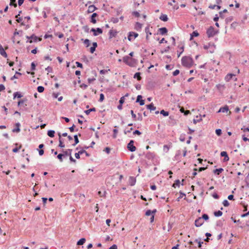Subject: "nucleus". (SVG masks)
Masks as SVG:
<instances>
[{
    "label": "nucleus",
    "instance_id": "obj_36",
    "mask_svg": "<svg viewBox=\"0 0 249 249\" xmlns=\"http://www.w3.org/2000/svg\"><path fill=\"white\" fill-rule=\"evenodd\" d=\"M84 44L86 46V47H88L90 45V41L88 39H86L84 40Z\"/></svg>",
    "mask_w": 249,
    "mask_h": 249
},
{
    "label": "nucleus",
    "instance_id": "obj_62",
    "mask_svg": "<svg viewBox=\"0 0 249 249\" xmlns=\"http://www.w3.org/2000/svg\"><path fill=\"white\" fill-rule=\"evenodd\" d=\"M80 87L82 89H86L88 87V86L85 84H82L80 86Z\"/></svg>",
    "mask_w": 249,
    "mask_h": 249
},
{
    "label": "nucleus",
    "instance_id": "obj_59",
    "mask_svg": "<svg viewBox=\"0 0 249 249\" xmlns=\"http://www.w3.org/2000/svg\"><path fill=\"white\" fill-rule=\"evenodd\" d=\"M69 157H70V160L71 162H72L73 163H76V160L72 157L71 155Z\"/></svg>",
    "mask_w": 249,
    "mask_h": 249
},
{
    "label": "nucleus",
    "instance_id": "obj_18",
    "mask_svg": "<svg viewBox=\"0 0 249 249\" xmlns=\"http://www.w3.org/2000/svg\"><path fill=\"white\" fill-rule=\"evenodd\" d=\"M96 9V7L92 5H90L88 7V13H92Z\"/></svg>",
    "mask_w": 249,
    "mask_h": 249
},
{
    "label": "nucleus",
    "instance_id": "obj_6",
    "mask_svg": "<svg viewBox=\"0 0 249 249\" xmlns=\"http://www.w3.org/2000/svg\"><path fill=\"white\" fill-rule=\"evenodd\" d=\"M204 223V221L202 218L200 217L197 218L195 222V226L197 227H199L203 225Z\"/></svg>",
    "mask_w": 249,
    "mask_h": 249
},
{
    "label": "nucleus",
    "instance_id": "obj_38",
    "mask_svg": "<svg viewBox=\"0 0 249 249\" xmlns=\"http://www.w3.org/2000/svg\"><path fill=\"white\" fill-rule=\"evenodd\" d=\"M74 139L75 143L74 144H73V146L75 145L76 144H77L79 142V140H78V135H75L74 136Z\"/></svg>",
    "mask_w": 249,
    "mask_h": 249
},
{
    "label": "nucleus",
    "instance_id": "obj_53",
    "mask_svg": "<svg viewBox=\"0 0 249 249\" xmlns=\"http://www.w3.org/2000/svg\"><path fill=\"white\" fill-rule=\"evenodd\" d=\"M133 15L135 16L136 17H140V14L137 11H134L132 13Z\"/></svg>",
    "mask_w": 249,
    "mask_h": 249
},
{
    "label": "nucleus",
    "instance_id": "obj_20",
    "mask_svg": "<svg viewBox=\"0 0 249 249\" xmlns=\"http://www.w3.org/2000/svg\"><path fill=\"white\" fill-rule=\"evenodd\" d=\"M160 19L163 21H167L168 19V18L166 15L161 14L160 17Z\"/></svg>",
    "mask_w": 249,
    "mask_h": 249
},
{
    "label": "nucleus",
    "instance_id": "obj_52",
    "mask_svg": "<svg viewBox=\"0 0 249 249\" xmlns=\"http://www.w3.org/2000/svg\"><path fill=\"white\" fill-rule=\"evenodd\" d=\"M110 70L108 69V70H102L100 71V73L101 74H105L106 73H107L108 71H109Z\"/></svg>",
    "mask_w": 249,
    "mask_h": 249
},
{
    "label": "nucleus",
    "instance_id": "obj_34",
    "mask_svg": "<svg viewBox=\"0 0 249 249\" xmlns=\"http://www.w3.org/2000/svg\"><path fill=\"white\" fill-rule=\"evenodd\" d=\"M156 212V210H153V211H151V210H147V211L146 212L145 214H146V215L149 216V215H150L152 213H155Z\"/></svg>",
    "mask_w": 249,
    "mask_h": 249
},
{
    "label": "nucleus",
    "instance_id": "obj_63",
    "mask_svg": "<svg viewBox=\"0 0 249 249\" xmlns=\"http://www.w3.org/2000/svg\"><path fill=\"white\" fill-rule=\"evenodd\" d=\"M241 129L244 131V132H246V131H248L249 132V127H245V126H244L243 127H242L241 128Z\"/></svg>",
    "mask_w": 249,
    "mask_h": 249
},
{
    "label": "nucleus",
    "instance_id": "obj_27",
    "mask_svg": "<svg viewBox=\"0 0 249 249\" xmlns=\"http://www.w3.org/2000/svg\"><path fill=\"white\" fill-rule=\"evenodd\" d=\"M14 99H15L16 97L18 98H20L22 97V95L18 92H16L14 93Z\"/></svg>",
    "mask_w": 249,
    "mask_h": 249
},
{
    "label": "nucleus",
    "instance_id": "obj_26",
    "mask_svg": "<svg viewBox=\"0 0 249 249\" xmlns=\"http://www.w3.org/2000/svg\"><path fill=\"white\" fill-rule=\"evenodd\" d=\"M223 170H224L223 169L221 168H219V169H216L213 170V173L217 175H219L221 173H222L223 171Z\"/></svg>",
    "mask_w": 249,
    "mask_h": 249
},
{
    "label": "nucleus",
    "instance_id": "obj_25",
    "mask_svg": "<svg viewBox=\"0 0 249 249\" xmlns=\"http://www.w3.org/2000/svg\"><path fill=\"white\" fill-rule=\"evenodd\" d=\"M54 133L55 131L54 130H50L48 131L47 134L49 137L53 138L54 136Z\"/></svg>",
    "mask_w": 249,
    "mask_h": 249
},
{
    "label": "nucleus",
    "instance_id": "obj_17",
    "mask_svg": "<svg viewBox=\"0 0 249 249\" xmlns=\"http://www.w3.org/2000/svg\"><path fill=\"white\" fill-rule=\"evenodd\" d=\"M16 128L13 129L12 130V131L13 132H17V133H18L20 131V124L19 123H17L16 124Z\"/></svg>",
    "mask_w": 249,
    "mask_h": 249
},
{
    "label": "nucleus",
    "instance_id": "obj_21",
    "mask_svg": "<svg viewBox=\"0 0 249 249\" xmlns=\"http://www.w3.org/2000/svg\"><path fill=\"white\" fill-rule=\"evenodd\" d=\"M228 110H229V108H228V106H226L224 107H221L218 112H222L224 113V112H227Z\"/></svg>",
    "mask_w": 249,
    "mask_h": 249
},
{
    "label": "nucleus",
    "instance_id": "obj_51",
    "mask_svg": "<svg viewBox=\"0 0 249 249\" xmlns=\"http://www.w3.org/2000/svg\"><path fill=\"white\" fill-rule=\"evenodd\" d=\"M215 133L218 136H220L222 134V131L220 129H217L215 130Z\"/></svg>",
    "mask_w": 249,
    "mask_h": 249
},
{
    "label": "nucleus",
    "instance_id": "obj_43",
    "mask_svg": "<svg viewBox=\"0 0 249 249\" xmlns=\"http://www.w3.org/2000/svg\"><path fill=\"white\" fill-rule=\"evenodd\" d=\"M180 184V181L178 179L176 180L174 183L173 184V187H176L177 186H179Z\"/></svg>",
    "mask_w": 249,
    "mask_h": 249
},
{
    "label": "nucleus",
    "instance_id": "obj_45",
    "mask_svg": "<svg viewBox=\"0 0 249 249\" xmlns=\"http://www.w3.org/2000/svg\"><path fill=\"white\" fill-rule=\"evenodd\" d=\"M113 131V138L115 139L117 137V133H118V130L116 129H114Z\"/></svg>",
    "mask_w": 249,
    "mask_h": 249
},
{
    "label": "nucleus",
    "instance_id": "obj_2",
    "mask_svg": "<svg viewBox=\"0 0 249 249\" xmlns=\"http://www.w3.org/2000/svg\"><path fill=\"white\" fill-rule=\"evenodd\" d=\"M182 64L186 67H190L192 63V59L190 57L184 56L181 59Z\"/></svg>",
    "mask_w": 249,
    "mask_h": 249
},
{
    "label": "nucleus",
    "instance_id": "obj_9",
    "mask_svg": "<svg viewBox=\"0 0 249 249\" xmlns=\"http://www.w3.org/2000/svg\"><path fill=\"white\" fill-rule=\"evenodd\" d=\"M220 155L221 157H224V161H227L229 160V158L228 157V155L227 154V153L226 151H222L220 153Z\"/></svg>",
    "mask_w": 249,
    "mask_h": 249
},
{
    "label": "nucleus",
    "instance_id": "obj_56",
    "mask_svg": "<svg viewBox=\"0 0 249 249\" xmlns=\"http://www.w3.org/2000/svg\"><path fill=\"white\" fill-rule=\"evenodd\" d=\"M124 102V97L123 96V97H122L120 99V101H119V103L120 104H123Z\"/></svg>",
    "mask_w": 249,
    "mask_h": 249
},
{
    "label": "nucleus",
    "instance_id": "obj_61",
    "mask_svg": "<svg viewBox=\"0 0 249 249\" xmlns=\"http://www.w3.org/2000/svg\"><path fill=\"white\" fill-rule=\"evenodd\" d=\"M130 113H131V114L132 115V117L133 118H134V119H135L136 117V114L134 113L133 111L132 110H131L130 111Z\"/></svg>",
    "mask_w": 249,
    "mask_h": 249
},
{
    "label": "nucleus",
    "instance_id": "obj_23",
    "mask_svg": "<svg viewBox=\"0 0 249 249\" xmlns=\"http://www.w3.org/2000/svg\"><path fill=\"white\" fill-rule=\"evenodd\" d=\"M146 107L147 109H149L150 111L155 110L156 109V107L154 106L152 103L146 105Z\"/></svg>",
    "mask_w": 249,
    "mask_h": 249
},
{
    "label": "nucleus",
    "instance_id": "obj_47",
    "mask_svg": "<svg viewBox=\"0 0 249 249\" xmlns=\"http://www.w3.org/2000/svg\"><path fill=\"white\" fill-rule=\"evenodd\" d=\"M223 205L225 206V207H228L229 206L230 204H229V202H228V201L227 200H224L223 201Z\"/></svg>",
    "mask_w": 249,
    "mask_h": 249
},
{
    "label": "nucleus",
    "instance_id": "obj_4",
    "mask_svg": "<svg viewBox=\"0 0 249 249\" xmlns=\"http://www.w3.org/2000/svg\"><path fill=\"white\" fill-rule=\"evenodd\" d=\"M134 142L133 140H131L127 144V147L131 152H134L136 149V147L134 145Z\"/></svg>",
    "mask_w": 249,
    "mask_h": 249
},
{
    "label": "nucleus",
    "instance_id": "obj_22",
    "mask_svg": "<svg viewBox=\"0 0 249 249\" xmlns=\"http://www.w3.org/2000/svg\"><path fill=\"white\" fill-rule=\"evenodd\" d=\"M202 116L200 115L199 116H196V119H194L193 120V122L195 124H196L197 123L200 122L202 120Z\"/></svg>",
    "mask_w": 249,
    "mask_h": 249
},
{
    "label": "nucleus",
    "instance_id": "obj_50",
    "mask_svg": "<svg viewBox=\"0 0 249 249\" xmlns=\"http://www.w3.org/2000/svg\"><path fill=\"white\" fill-rule=\"evenodd\" d=\"M104 100V95L103 93L100 94L99 101L102 102Z\"/></svg>",
    "mask_w": 249,
    "mask_h": 249
},
{
    "label": "nucleus",
    "instance_id": "obj_32",
    "mask_svg": "<svg viewBox=\"0 0 249 249\" xmlns=\"http://www.w3.org/2000/svg\"><path fill=\"white\" fill-rule=\"evenodd\" d=\"M222 213H223L221 211H218L215 212L214 213V216L218 217V216H221L222 215Z\"/></svg>",
    "mask_w": 249,
    "mask_h": 249
},
{
    "label": "nucleus",
    "instance_id": "obj_46",
    "mask_svg": "<svg viewBox=\"0 0 249 249\" xmlns=\"http://www.w3.org/2000/svg\"><path fill=\"white\" fill-rule=\"evenodd\" d=\"M111 20L114 23H117L119 22V19L116 18H112Z\"/></svg>",
    "mask_w": 249,
    "mask_h": 249
},
{
    "label": "nucleus",
    "instance_id": "obj_49",
    "mask_svg": "<svg viewBox=\"0 0 249 249\" xmlns=\"http://www.w3.org/2000/svg\"><path fill=\"white\" fill-rule=\"evenodd\" d=\"M214 45L213 44H208L207 45H205L204 46V49H205V50H207L211 46H213Z\"/></svg>",
    "mask_w": 249,
    "mask_h": 249
},
{
    "label": "nucleus",
    "instance_id": "obj_28",
    "mask_svg": "<svg viewBox=\"0 0 249 249\" xmlns=\"http://www.w3.org/2000/svg\"><path fill=\"white\" fill-rule=\"evenodd\" d=\"M86 239L84 238L80 239L77 243V245H82L85 242Z\"/></svg>",
    "mask_w": 249,
    "mask_h": 249
},
{
    "label": "nucleus",
    "instance_id": "obj_31",
    "mask_svg": "<svg viewBox=\"0 0 249 249\" xmlns=\"http://www.w3.org/2000/svg\"><path fill=\"white\" fill-rule=\"evenodd\" d=\"M96 110L95 108L94 107H93V108H91L89 109H88V110H86L85 111V113L87 114V115H89L90 112L91 111H95Z\"/></svg>",
    "mask_w": 249,
    "mask_h": 249
},
{
    "label": "nucleus",
    "instance_id": "obj_7",
    "mask_svg": "<svg viewBox=\"0 0 249 249\" xmlns=\"http://www.w3.org/2000/svg\"><path fill=\"white\" fill-rule=\"evenodd\" d=\"M91 32H93V35L94 36H97L98 34H102L103 30L100 28H97L96 29L92 28L91 29Z\"/></svg>",
    "mask_w": 249,
    "mask_h": 249
},
{
    "label": "nucleus",
    "instance_id": "obj_64",
    "mask_svg": "<svg viewBox=\"0 0 249 249\" xmlns=\"http://www.w3.org/2000/svg\"><path fill=\"white\" fill-rule=\"evenodd\" d=\"M109 249H117V246L116 245L114 244L112 246H111Z\"/></svg>",
    "mask_w": 249,
    "mask_h": 249
},
{
    "label": "nucleus",
    "instance_id": "obj_13",
    "mask_svg": "<svg viewBox=\"0 0 249 249\" xmlns=\"http://www.w3.org/2000/svg\"><path fill=\"white\" fill-rule=\"evenodd\" d=\"M0 54L5 58H6L7 57V54L5 52L3 47L1 45H0Z\"/></svg>",
    "mask_w": 249,
    "mask_h": 249
},
{
    "label": "nucleus",
    "instance_id": "obj_39",
    "mask_svg": "<svg viewBox=\"0 0 249 249\" xmlns=\"http://www.w3.org/2000/svg\"><path fill=\"white\" fill-rule=\"evenodd\" d=\"M21 73L19 72H16L15 75H14L13 77L11 78V80H13L15 78H18V77L17 75H21Z\"/></svg>",
    "mask_w": 249,
    "mask_h": 249
},
{
    "label": "nucleus",
    "instance_id": "obj_60",
    "mask_svg": "<svg viewBox=\"0 0 249 249\" xmlns=\"http://www.w3.org/2000/svg\"><path fill=\"white\" fill-rule=\"evenodd\" d=\"M110 148L109 147H106L104 151L107 153V154H109L110 153Z\"/></svg>",
    "mask_w": 249,
    "mask_h": 249
},
{
    "label": "nucleus",
    "instance_id": "obj_41",
    "mask_svg": "<svg viewBox=\"0 0 249 249\" xmlns=\"http://www.w3.org/2000/svg\"><path fill=\"white\" fill-rule=\"evenodd\" d=\"M16 0H10V5L14 6L15 7L17 6V4L16 3Z\"/></svg>",
    "mask_w": 249,
    "mask_h": 249
},
{
    "label": "nucleus",
    "instance_id": "obj_35",
    "mask_svg": "<svg viewBox=\"0 0 249 249\" xmlns=\"http://www.w3.org/2000/svg\"><path fill=\"white\" fill-rule=\"evenodd\" d=\"M145 33H146V39H148V35H151V33L149 31V27H147L145 29Z\"/></svg>",
    "mask_w": 249,
    "mask_h": 249
},
{
    "label": "nucleus",
    "instance_id": "obj_5",
    "mask_svg": "<svg viewBox=\"0 0 249 249\" xmlns=\"http://www.w3.org/2000/svg\"><path fill=\"white\" fill-rule=\"evenodd\" d=\"M31 40L27 41V42H29L30 43H32V42H36L38 41H40L41 40V38H38L37 36H35L34 34L32 35L31 36Z\"/></svg>",
    "mask_w": 249,
    "mask_h": 249
},
{
    "label": "nucleus",
    "instance_id": "obj_15",
    "mask_svg": "<svg viewBox=\"0 0 249 249\" xmlns=\"http://www.w3.org/2000/svg\"><path fill=\"white\" fill-rule=\"evenodd\" d=\"M72 149H69L66 151H63L64 157L70 156L71 155Z\"/></svg>",
    "mask_w": 249,
    "mask_h": 249
},
{
    "label": "nucleus",
    "instance_id": "obj_24",
    "mask_svg": "<svg viewBox=\"0 0 249 249\" xmlns=\"http://www.w3.org/2000/svg\"><path fill=\"white\" fill-rule=\"evenodd\" d=\"M142 27V24L141 23H140V22H136L135 26V29L136 30L139 31V30H141Z\"/></svg>",
    "mask_w": 249,
    "mask_h": 249
},
{
    "label": "nucleus",
    "instance_id": "obj_16",
    "mask_svg": "<svg viewBox=\"0 0 249 249\" xmlns=\"http://www.w3.org/2000/svg\"><path fill=\"white\" fill-rule=\"evenodd\" d=\"M97 16V14L96 13H94L91 16L90 22L95 24L96 23V20L95 19V18Z\"/></svg>",
    "mask_w": 249,
    "mask_h": 249
},
{
    "label": "nucleus",
    "instance_id": "obj_37",
    "mask_svg": "<svg viewBox=\"0 0 249 249\" xmlns=\"http://www.w3.org/2000/svg\"><path fill=\"white\" fill-rule=\"evenodd\" d=\"M79 153H80L81 154H85L87 157L89 156V154L84 149H81V150H80Z\"/></svg>",
    "mask_w": 249,
    "mask_h": 249
},
{
    "label": "nucleus",
    "instance_id": "obj_57",
    "mask_svg": "<svg viewBox=\"0 0 249 249\" xmlns=\"http://www.w3.org/2000/svg\"><path fill=\"white\" fill-rule=\"evenodd\" d=\"M133 133L134 135H136L137 134V135H140L142 134V133L140 131H139L138 130H136L134 131L133 132Z\"/></svg>",
    "mask_w": 249,
    "mask_h": 249
},
{
    "label": "nucleus",
    "instance_id": "obj_1",
    "mask_svg": "<svg viewBox=\"0 0 249 249\" xmlns=\"http://www.w3.org/2000/svg\"><path fill=\"white\" fill-rule=\"evenodd\" d=\"M124 63L130 67H134L136 64V60L135 59L130 57L129 56H125L123 58Z\"/></svg>",
    "mask_w": 249,
    "mask_h": 249
},
{
    "label": "nucleus",
    "instance_id": "obj_42",
    "mask_svg": "<svg viewBox=\"0 0 249 249\" xmlns=\"http://www.w3.org/2000/svg\"><path fill=\"white\" fill-rule=\"evenodd\" d=\"M59 147H61V148H63L65 147V144L63 143V142H62V140H61V139H59Z\"/></svg>",
    "mask_w": 249,
    "mask_h": 249
},
{
    "label": "nucleus",
    "instance_id": "obj_10",
    "mask_svg": "<svg viewBox=\"0 0 249 249\" xmlns=\"http://www.w3.org/2000/svg\"><path fill=\"white\" fill-rule=\"evenodd\" d=\"M142 96L139 95L137 96L136 102H139L141 106H142L144 104V101L142 100Z\"/></svg>",
    "mask_w": 249,
    "mask_h": 249
},
{
    "label": "nucleus",
    "instance_id": "obj_54",
    "mask_svg": "<svg viewBox=\"0 0 249 249\" xmlns=\"http://www.w3.org/2000/svg\"><path fill=\"white\" fill-rule=\"evenodd\" d=\"M21 147V146L20 145V146L19 147V148L16 147V148H14V149H13V150H12V151H13V152H14V153H17V152H18V151L19 149H20Z\"/></svg>",
    "mask_w": 249,
    "mask_h": 249
},
{
    "label": "nucleus",
    "instance_id": "obj_19",
    "mask_svg": "<svg viewBox=\"0 0 249 249\" xmlns=\"http://www.w3.org/2000/svg\"><path fill=\"white\" fill-rule=\"evenodd\" d=\"M233 76H235L234 74L230 73L226 75V76L225 78V79L226 81H229Z\"/></svg>",
    "mask_w": 249,
    "mask_h": 249
},
{
    "label": "nucleus",
    "instance_id": "obj_14",
    "mask_svg": "<svg viewBox=\"0 0 249 249\" xmlns=\"http://www.w3.org/2000/svg\"><path fill=\"white\" fill-rule=\"evenodd\" d=\"M159 31L161 35H164L165 34H166L168 31L166 28L165 27H162L159 29Z\"/></svg>",
    "mask_w": 249,
    "mask_h": 249
},
{
    "label": "nucleus",
    "instance_id": "obj_44",
    "mask_svg": "<svg viewBox=\"0 0 249 249\" xmlns=\"http://www.w3.org/2000/svg\"><path fill=\"white\" fill-rule=\"evenodd\" d=\"M37 91L41 93V92H42L44 91V88L43 87H42V86H38L37 87Z\"/></svg>",
    "mask_w": 249,
    "mask_h": 249
},
{
    "label": "nucleus",
    "instance_id": "obj_29",
    "mask_svg": "<svg viewBox=\"0 0 249 249\" xmlns=\"http://www.w3.org/2000/svg\"><path fill=\"white\" fill-rule=\"evenodd\" d=\"M140 72H136L134 75V78H137L139 81L141 80L142 78L140 76Z\"/></svg>",
    "mask_w": 249,
    "mask_h": 249
},
{
    "label": "nucleus",
    "instance_id": "obj_12",
    "mask_svg": "<svg viewBox=\"0 0 249 249\" xmlns=\"http://www.w3.org/2000/svg\"><path fill=\"white\" fill-rule=\"evenodd\" d=\"M138 36V34L137 33H136L135 32H129V35L128 36V39L129 41H131L132 40L131 37L134 36V38L137 37Z\"/></svg>",
    "mask_w": 249,
    "mask_h": 249
},
{
    "label": "nucleus",
    "instance_id": "obj_8",
    "mask_svg": "<svg viewBox=\"0 0 249 249\" xmlns=\"http://www.w3.org/2000/svg\"><path fill=\"white\" fill-rule=\"evenodd\" d=\"M118 32L115 30H110L109 32V39L112 38L113 37H115L117 36Z\"/></svg>",
    "mask_w": 249,
    "mask_h": 249
},
{
    "label": "nucleus",
    "instance_id": "obj_40",
    "mask_svg": "<svg viewBox=\"0 0 249 249\" xmlns=\"http://www.w3.org/2000/svg\"><path fill=\"white\" fill-rule=\"evenodd\" d=\"M160 113L164 116H167L169 115V112L168 111H165L164 110H161Z\"/></svg>",
    "mask_w": 249,
    "mask_h": 249
},
{
    "label": "nucleus",
    "instance_id": "obj_48",
    "mask_svg": "<svg viewBox=\"0 0 249 249\" xmlns=\"http://www.w3.org/2000/svg\"><path fill=\"white\" fill-rule=\"evenodd\" d=\"M201 218L203 220H207L209 219V216L207 214H203Z\"/></svg>",
    "mask_w": 249,
    "mask_h": 249
},
{
    "label": "nucleus",
    "instance_id": "obj_11",
    "mask_svg": "<svg viewBox=\"0 0 249 249\" xmlns=\"http://www.w3.org/2000/svg\"><path fill=\"white\" fill-rule=\"evenodd\" d=\"M129 184L131 186H134L136 182V178L133 177H130L129 178Z\"/></svg>",
    "mask_w": 249,
    "mask_h": 249
},
{
    "label": "nucleus",
    "instance_id": "obj_58",
    "mask_svg": "<svg viewBox=\"0 0 249 249\" xmlns=\"http://www.w3.org/2000/svg\"><path fill=\"white\" fill-rule=\"evenodd\" d=\"M36 69V65L34 62L31 63V70L34 71Z\"/></svg>",
    "mask_w": 249,
    "mask_h": 249
},
{
    "label": "nucleus",
    "instance_id": "obj_3",
    "mask_svg": "<svg viewBox=\"0 0 249 249\" xmlns=\"http://www.w3.org/2000/svg\"><path fill=\"white\" fill-rule=\"evenodd\" d=\"M207 34L209 37L213 36L215 34L214 28L212 26H211L210 28H209L207 31Z\"/></svg>",
    "mask_w": 249,
    "mask_h": 249
},
{
    "label": "nucleus",
    "instance_id": "obj_33",
    "mask_svg": "<svg viewBox=\"0 0 249 249\" xmlns=\"http://www.w3.org/2000/svg\"><path fill=\"white\" fill-rule=\"evenodd\" d=\"M57 158L59 159V161L60 162H62L63 161V158H65L63 154H59L57 155Z\"/></svg>",
    "mask_w": 249,
    "mask_h": 249
},
{
    "label": "nucleus",
    "instance_id": "obj_55",
    "mask_svg": "<svg viewBox=\"0 0 249 249\" xmlns=\"http://www.w3.org/2000/svg\"><path fill=\"white\" fill-rule=\"evenodd\" d=\"M179 73V71L178 70H176V71H175L173 73V75L174 76H177V75H178Z\"/></svg>",
    "mask_w": 249,
    "mask_h": 249
},
{
    "label": "nucleus",
    "instance_id": "obj_30",
    "mask_svg": "<svg viewBox=\"0 0 249 249\" xmlns=\"http://www.w3.org/2000/svg\"><path fill=\"white\" fill-rule=\"evenodd\" d=\"M199 36V34L196 31H194L193 33L191 35L190 40H192L194 36Z\"/></svg>",
    "mask_w": 249,
    "mask_h": 249
}]
</instances>
